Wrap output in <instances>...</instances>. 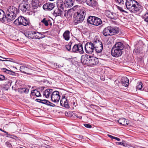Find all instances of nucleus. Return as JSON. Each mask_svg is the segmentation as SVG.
<instances>
[{"instance_id": "f257e3e1", "label": "nucleus", "mask_w": 148, "mask_h": 148, "mask_svg": "<svg viewBox=\"0 0 148 148\" xmlns=\"http://www.w3.org/2000/svg\"><path fill=\"white\" fill-rule=\"evenodd\" d=\"M125 5L127 9L132 13L138 14L142 11V7L134 0H126Z\"/></svg>"}, {"instance_id": "f03ea898", "label": "nucleus", "mask_w": 148, "mask_h": 148, "mask_svg": "<svg viewBox=\"0 0 148 148\" xmlns=\"http://www.w3.org/2000/svg\"><path fill=\"white\" fill-rule=\"evenodd\" d=\"M19 13V10L17 8L14 6H10L7 9L6 11L7 21L10 22L13 21Z\"/></svg>"}, {"instance_id": "7ed1b4c3", "label": "nucleus", "mask_w": 148, "mask_h": 148, "mask_svg": "<svg viewBox=\"0 0 148 148\" xmlns=\"http://www.w3.org/2000/svg\"><path fill=\"white\" fill-rule=\"evenodd\" d=\"M86 14V12L84 9H80L75 12L73 16L74 18V25H76L82 23L84 19Z\"/></svg>"}, {"instance_id": "20e7f679", "label": "nucleus", "mask_w": 148, "mask_h": 148, "mask_svg": "<svg viewBox=\"0 0 148 148\" xmlns=\"http://www.w3.org/2000/svg\"><path fill=\"white\" fill-rule=\"evenodd\" d=\"M14 23L18 25H23L24 26L29 25L30 24L29 19L22 16L19 17L14 21Z\"/></svg>"}, {"instance_id": "39448f33", "label": "nucleus", "mask_w": 148, "mask_h": 148, "mask_svg": "<svg viewBox=\"0 0 148 148\" xmlns=\"http://www.w3.org/2000/svg\"><path fill=\"white\" fill-rule=\"evenodd\" d=\"M30 1L29 0H23L22 3L19 6V8L24 13L30 10Z\"/></svg>"}, {"instance_id": "423d86ee", "label": "nucleus", "mask_w": 148, "mask_h": 148, "mask_svg": "<svg viewBox=\"0 0 148 148\" xmlns=\"http://www.w3.org/2000/svg\"><path fill=\"white\" fill-rule=\"evenodd\" d=\"M94 43L91 42H87L85 45V50L87 53H91L93 52L94 49Z\"/></svg>"}, {"instance_id": "0eeeda50", "label": "nucleus", "mask_w": 148, "mask_h": 148, "mask_svg": "<svg viewBox=\"0 0 148 148\" xmlns=\"http://www.w3.org/2000/svg\"><path fill=\"white\" fill-rule=\"evenodd\" d=\"M95 51L97 53L101 52L103 49V46L102 42L99 40L95 41L94 42Z\"/></svg>"}, {"instance_id": "6e6552de", "label": "nucleus", "mask_w": 148, "mask_h": 148, "mask_svg": "<svg viewBox=\"0 0 148 148\" xmlns=\"http://www.w3.org/2000/svg\"><path fill=\"white\" fill-rule=\"evenodd\" d=\"M71 52L75 53L78 52L80 54H83L84 51L82 45L80 44L75 45L72 49Z\"/></svg>"}, {"instance_id": "1a4fd4ad", "label": "nucleus", "mask_w": 148, "mask_h": 148, "mask_svg": "<svg viewBox=\"0 0 148 148\" xmlns=\"http://www.w3.org/2000/svg\"><path fill=\"white\" fill-rule=\"evenodd\" d=\"M60 96L59 95V92L57 91L52 92L51 95V101L54 102H58L60 99Z\"/></svg>"}, {"instance_id": "9d476101", "label": "nucleus", "mask_w": 148, "mask_h": 148, "mask_svg": "<svg viewBox=\"0 0 148 148\" xmlns=\"http://www.w3.org/2000/svg\"><path fill=\"white\" fill-rule=\"evenodd\" d=\"M107 27L110 36L117 34L119 32V29L117 27L109 26Z\"/></svg>"}, {"instance_id": "9b49d317", "label": "nucleus", "mask_w": 148, "mask_h": 148, "mask_svg": "<svg viewBox=\"0 0 148 148\" xmlns=\"http://www.w3.org/2000/svg\"><path fill=\"white\" fill-rule=\"evenodd\" d=\"M122 50L119 49L112 48L111 50V55L114 57H118L122 54Z\"/></svg>"}, {"instance_id": "f8f14e48", "label": "nucleus", "mask_w": 148, "mask_h": 148, "mask_svg": "<svg viewBox=\"0 0 148 148\" xmlns=\"http://www.w3.org/2000/svg\"><path fill=\"white\" fill-rule=\"evenodd\" d=\"M55 6L54 3L48 2L43 5V8L45 10L50 11L53 10Z\"/></svg>"}, {"instance_id": "ddd939ff", "label": "nucleus", "mask_w": 148, "mask_h": 148, "mask_svg": "<svg viewBox=\"0 0 148 148\" xmlns=\"http://www.w3.org/2000/svg\"><path fill=\"white\" fill-rule=\"evenodd\" d=\"M90 59L89 60L88 65H95L98 63V58L93 56H90Z\"/></svg>"}, {"instance_id": "4468645a", "label": "nucleus", "mask_w": 148, "mask_h": 148, "mask_svg": "<svg viewBox=\"0 0 148 148\" xmlns=\"http://www.w3.org/2000/svg\"><path fill=\"white\" fill-rule=\"evenodd\" d=\"M90 57V56L87 54L82 55L81 58L82 62L84 64L88 65Z\"/></svg>"}, {"instance_id": "2eb2a0df", "label": "nucleus", "mask_w": 148, "mask_h": 148, "mask_svg": "<svg viewBox=\"0 0 148 148\" xmlns=\"http://www.w3.org/2000/svg\"><path fill=\"white\" fill-rule=\"evenodd\" d=\"M31 66H22L20 67V70L21 72L28 74H30L29 72Z\"/></svg>"}, {"instance_id": "dca6fc26", "label": "nucleus", "mask_w": 148, "mask_h": 148, "mask_svg": "<svg viewBox=\"0 0 148 148\" xmlns=\"http://www.w3.org/2000/svg\"><path fill=\"white\" fill-rule=\"evenodd\" d=\"M85 1L87 5L94 8H96L97 6V2L95 0H86Z\"/></svg>"}, {"instance_id": "f3484780", "label": "nucleus", "mask_w": 148, "mask_h": 148, "mask_svg": "<svg viewBox=\"0 0 148 148\" xmlns=\"http://www.w3.org/2000/svg\"><path fill=\"white\" fill-rule=\"evenodd\" d=\"M65 6L67 8H70L74 4V0H62Z\"/></svg>"}, {"instance_id": "a211bd4d", "label": "nucleus", "mask_w": 148, "mask_h": 148, "mask_svg": "<svg viewBox=\"0 0 148 148\" xmlns=\"http://www.w3.org/2000/svg\"><path fill=\"white\" fill-rule=\"evenodd\" d=\"M118 122L120 124L125 126L128 125L129 122L128 120L123 118L119 119Z\"/></svg>"}, {"instance_id": "6ab92c4d", "label": "nucleus", "mask_w": 148, "mask_h": 148, "mask_svg": "<svg viewBox=\"0 0 148 148\" xmlns=\"http://www.w3.org/2000/svg\"><path fill=\"white\" fill-rule=\"evenodd\" d=\"M112 48H116L122 50L124 48V45L123 43L120 42L116 43L113 46Z\"/></svg>"}, {"instance_id": "aec40b11", "label": "nucleus", "mask_w": 148, "mask_h": 148, "mask_svg": "<svg viewBox=\"0 0 148 148\" xmlns=\"http://www.w3.org/2000/svg\"><path fill=\"white\" fill-rule=\"evenodd\" d=\"M53 90L52 89H47L45 90L44 92L43 95L46 98L49 97L50 95L52 94Z\"/></svg>"}, {"instance_id": "412c9836", "label": "nucleus", "mask_w": 148, "mask_h": 148, "mask_svg": "<svg viewBox=\"0 0 148 148\" xmlns=\"http://www.w3.org/2000/svg\"><path fill=\"white\" fill-rule=\"evenodd\" d=\"M121 82L123 86L127 87L129 84V80L127 77H123L121 79Z\"/></svg>"}, {"instance_id": "4be33fe9", "label": "nucleus", "mask_w": 148, "mask_h": 148, "mask_svg": "<svg viewBox=\"0 0 148 148\" xmlns=\"http://www.w3.org/2000/svg\"><path fill=\"white\" fill-rule=\"evenodd\" d=\"M7 15L6 16L5 14V13L1 9H0V21H2V22H5L6 19Z\"/></svg>"}, {"instance_id": "5701e85b", "label": "nucleus", "mask_w": 148, "mask_h": 148, "mask_svg": "<svg viewBox=\"0 0 148 148\" xmlns=\"http://www.w3.org/2000/svg\"><path fill=\"white\" fill-rule=\"evenodd\" d=\"M70 32L69 30H67L65 31L63 34V37L64 39L68 41L70 38Z\"/></svg>"}, {"instance_id": "b1692460", "label": "nucleus", "mask_w": 148, "mask_h": 148, "mask_svg": "<svg viewBox=\"0 0 148 148\" xmlns=\"http://www.w3.org/2000/svg\"><path fill=\"white\" fill-rule=\"evenodd\" d=\"M34 31H29L26 32L25 34V35L29 38L34 39Z\"/></svg>"}, {"instance_id": "393cba45", "label": "nucleus", "mask_w": 148, "mask_h": 148, "mask_svg": "<svg viewBox=\"0 0 148 148\" xmlns=\"http://www.w3.org/2000/svg\"><path fill=\"white\" fill-rule=\"evenodd\" d=\"M107 16L109 18L114 19H116L118 17V14L115 13L110 12Z\"/></svg>"}, {"instance_id": "a878e982", "label": "nucleus", "mask_w": 148, "mask_h": 148, "mask_svg": "<svg viewBox=\"0 0 148 148\" xmlns=\"http://www.w3.org/2000/svg\"><path fill=\"white\" fill-rule=\"evenodd\" d=\"M44 37V35L37 32L34 31V39H41Z\"/></svg>"}, {"instance_id": "bb28decb", "label": "nucleus", "mask_w": 148, "mask_h": 148, "mask_svg": "<svg viewBox=\"0 0 148 148\" xmlns=\"http://www.w3.org/2000/svg\"><path fill=\"white\" fill-rule=\"evenodd\" d=\"M32 5L34 9H36L39 6V0H33L32 1Z\"/></svg>"}, {"instance_id": "cd10ccee", "label": "nucleus", "mask_w": 148, "mask_h": 148, "mask_svg": "<svg viewBox=\"0 0 148 148\" xmlns=\"http://www.w3.org/2000/svg\"><path fill=\"white\" fill-rule=\"evenodd\" d=\"M62 14V10L58 8L56 9L53 12V14L56 16H60Z\"/></svg>"}, {"instance_id": "c85d7f7f", "label": "nucleus", "mask_w": 148, "mask_h": 148, "mask_svg": "<svg viewBox=\"0 0 148 148\" xmlns=\"http://www.w3.org/2000/svg\"><path fill=\"white\" fill-rule=\"evenodd\" d=\"M94 22L93 23V25L95 26H98L101 24L102 23V21L101 20L100 18L96 17H95V20Z\"/></svg>"}, {"instance_id": "c756f323", "label": "nucleus", "mask_w": 148, "mask_h": 148, "mask_svg": "<svg viewBox=\"0 0 148 148\" xmlns=\"http://www.w3.org/2000/svg\"><path fill=\"white\" fill-rule=\"evenodd\" d=\"M41 23L46 26H47L49 25V23H50V19L48 18H44L41 20Z\"/></svg>"}, {"instance_id": "7c9ffc66", "label": "nucleus", "mask_w": 148, "mask_h": 148, "mask_svg": "<svg viewBox=\"0 0 148 148\" xmlns=\"http://www.w3.org/2000/svg\"><path fill=\"white\" fill-rule=\"evenodd\" d=\"M31 94L32 95L36 96L37 97H39L41 96V94L39 91L38 90L35 89L32 91Z\"/></svg>"}, {"instance_id": "2f4dec72", "label": "nucleus", "mask_w": 148, "mask_h": 148, "mask_svg": "<svg viewBox=\"0 0 148 148\" xmlns=\"http://www.w3.org/2000/svg\"><path fill=\"white\" fill-rule=\"evenodd\" d=\"M1 70L4 72L5 73L7 74H8L10 75H14L15 74V73L13 71L8 70L5 68H2L1 69Z\"/></svg>"}, {"instance_id": "473e14b6", "label": "nucleus", "mask_w": 148, "mask_h": 148, "mask_svg": "<svg viewBox=\"0 0 148 148\" xmlns=\"http://www.w3.org/2000/svg\"><path fill=\"white\" fill-rule=\"evenodd\" d=\"M95 16H90L88 17L87 19V22L90 24L93 25V23L95 20Z\"/></svg>"}, {"instance_id": "72a5a7b5", "label": "nucleus", "mask_w": 148, "mask_h": 148, "mask_svg": "<svg viewBox=\"0 0 148 148\" xmlns=\"http://www.w3.org/2000/svg\"><path fill=\"white\" fill-rule=\"evenodd\" d=\"M18 91L20 93H25L26 94L27 93L29 90L28 89L25 88H20L18 89Z\"/></svg>"}, {"instance_id": "f704fd0d", "label": "nucleus", "mask_w": 148, "mask_h": 148, "mask_svg": "<svg viewBox=\"0 0 148 148\" xmlns=\"http://www.w3.org/2000/svg\"><path fill=\"white\" fill-rule=\"evenodd\" d=\"M103 34L105 36H110L109 34L108 29L107 27L105 28L103 31Z\"/></svg>"}, {"instance_id": "c9c22d12", "label": "nucleus", "mask_w": 148, "mask_h": 148, "mask_svg": "<svg viewBox=\"0 0 148 148\" xmlns=\"http://www.w3.org/2000/svg\"><path fill=\"white\" fill-rule=\"evenodd\" d=\"M72 42H69L68 45H67L65 46V47L67 50L69 51H70L71 50V46L72 44Z\"/></svg>"}, {"instance_id": "e433bc0d", "label": "nucleus", "mask_w": 148, "mask_h": 148, "mask_svg": "<svg viewBox=\"0 0 148 148\" xmlns=\"http://www.w3.org/2000/svg\"><path fill=\"white\" fill-rule=\"evenodd\" d=\"M143 19L144 21L148 23V13L146 12L143 16Z\"/></svg>"}, {"instance_id": "4c0bfd02", "label": "nucleus", "mask_w": 148, "mask_h": 148, "mask_svg": "<svg viewBox=\"0 0 148 148\" xmlns=\"http://www.w3.org/2000/svg\"><path fill=\"white\" fill-rule=\"evenodd\" d=\"M143 84L141 82H139L137 84V85L136 86L137 89L140 90L142 88Z\"/></svg>"}, {"instance_id": "58836bf2", "label": "nucleus", "mask_w": 148, "mask_h": 148, "mask_svg": "<svg viewBox=\"0 0 148 148\" xmlns=\"http://www.w3.org/2000/svg\"><path fill=\"white\" fill-rule=\"evenodd\" d=\"M63 106L66 108H69V104L68 103V102H67V100L63 101L62 106Z\"/></svg>"}, {"instance_id": "ea45409f", "label": "nucleus", "mask_w": 148, "mask_h": 148, "mask_svg": "<svg viewBox=\"0 0 148 148\" xmlns=\"http://www.w3.org/2000/svg\"><path fill=\"white\" fill-rule=\"evenodd\" d=\"M116 144L120 145H122L125 147H126L127 145L125 141H123L122 142H118L116 143Z\"/></svg>"}, {"instance_id": "a19ab883", "label": "nucleus", "mask_w": 148, "mask_h": 148, "mask_svg": "<svg viewBox=\"0 0 148 148\" xmlns=\"http://www.w3.org/2000/svg\"><path fill=\"white\" fill-rule=\"evenodd\" d=\"M66 99L65 98V96L64 95H63L62 96V99L60 101V105L63 106V101H66Z\"/></svg>"}, {"instance_id": "79ce46f5", "label": "nucleus", "mask_w": 148, "mask_h": 148, "mask_svg": "<svg viewBox=\"0 0 148 148\" xmlns=\"http://www.w3.org/2000/svg\"><path fill=\"white\" fill-rule=\"evenodd\" d=\"M41 103L48 105L50 103V102L46 99L42 100Z\"/></svg>"}, {"instance_id": "37998d69", "label": "nucleus", "mask_w": 148, "mask_h": 148, "mask_svg": "<svg viewBox=\"0 0 148 148\" xmlns=\"http://www.w3.org/2000/svg\"><path fill=\"white\" fill-rule=\"evenodd\" d=\"M71 12V10H69L67 11V17H69L72 15V14Z\"/></svg>"}, {"instance_id": "c03bdc74", "label": "nucleus", "mask_w": 148, "mask_h": 148, "mask_svg": "<svg viewBox=\"0 0 148 148\" xmlns=\"http://www.w3.org/2000/svg\"><path fill=\"white\" fill-rule=\"evenodd\" d=\"M116 2L118 3L119 4L121 5H124V1L123 0H118Z\"/></svg>"}, {"instance_id": "a18cd8bd", "label": "nucleus", "mask_w": 148, "mask_h": 148, "mask_svg": "<svg viewBox=\"0 0 148 148\" xmlns=\"http://www.w3.org/2000/svg\"><path fill=\"white\" fill-rule=\"evenodd\" d=\"M5 144L7 147L10 148L12 147V145H11V143L9 142H6L5 143Z\"/></svg>"}, {"instance_id": "49530a36", "label": "nucleus", "mask_w": 148, "mask_h": 148, "mask_svg": "<svg viewBox=\"0 0 148 148\" xmlns=\"http://www.w3.org/2000/svg\"><path fill=\"white\" fill-rule=\"evenodd\" d=\"M84 125L85 127L88 128H90L92 127L91 125L88 124H84Z\"/></svg>"}, {"instance_id": "de8ad7c7", "label": "nucleus", "mask_w": 148, "mask_h": 148, "mask_svg": "<svg viewBox=\"0 0 148 148\" xmlns=\"http://www.w3.org/2000/svg\"><path fill=\"white\" fill-rule=\"evenodd\" d=\"M144 116L142 115H140L139 116V119L140 121H142L144 120Z\"/></svg>"}, {"instance_id": "09e8293b", "label": "nucleus", "mask_w": 148, "mask_h": 148, "mask_svg": "<svg viewBox=\"0 0 148 148\" xmlns=\"http://www.w3.org/2000/svg\"><path fill=\"white\" fill-rule=\"evenodd\" d=\"M76 137L77 138H78L79 140H82V139H84L83 136L79 135H77Z\"/></svg>"}, {"instance_id": "8fccbe9b", "label": "nucleus", "mask_w": 148, "mask_h": 148, "mask_svg": "<svg viewBox=\"0 0 148 148\" xmlns=\"http://www.w3.org/2000/svg\"><path fill=\"white\" fill-rule=\"evenodd\" d=\"M117 8L118 9L120 10V11L124 12H126L127 13V12L125 11V10H123L122 9V8L118 6Z\"/></svg>"}, {"instance_id": "3c124183", "label": "nucleus", "mask_w": 148, "mask_h": 148, "mask_svg": "<svg viewBox=\"0 0 148 148\" xmlns=\"http://www.w3.org/2000/svg\"><path fill=\"white\" fill-rule=\"evenodd\" d=\"M5 79V77L4 76L0 74V80H3Z\"/></svg>"}, {"instance_id": "603ef678", "label": "nucleus", "mask_w": 148, "mask_h": 148, "mask_svg": "<svg viewBox=\"0 0 148 148\" xmlns=\"http://www.w3.org/2000/svg\"><path fill=\"white\" fill-rule=\"evenodd\" d=\"M77 2L80 3H82L86 0H76Z\"/></svg>"}, {"instance_id": "864d4df0", "label": "nucleus", "mask_w": 148, "mask_h": 148, "mask_svg": "<svg viewBox=\"0 0 148 148\" xmlns=\"http://www.w3.org/2000/svg\"><path fill=\"white\" fill-rule=\"evenodd\" d=\"M48 106H52V107H55V105L53 103H51L50 102V103H49V105H48Z\"/></svg>"}, {"instance_id": "5fc2aeb1", "label": "nucleus", "mask_w": 148, "mask_h": 148, "mask_svg": "<svg viewBox=\"0 0 148 148\" xmlns=\"http://www.w3.org/2000/svg\"><path fill=\"white\" fill-rule=\"evenodd\" d=\"M42 100L38 99H36V101L40 103H41L42 101Z\"/></svg>"}, {"instance_id": "6e6d98bb", "label": "nucleus", "mask_w": 148, "mask_h": 148, "mask_svg": "<svg viewBox=\"0 0 148 148\" xmlns=\"http://www.w3.org/2000/svg\"><path fill=\"white\" fill-rule=\"evenodd\" d=\"M4 88L3 86V85H0V90H3Z\"/></svg>"}, {"instance_id": "4d7b16f0", "label": "nucleus", "mask_w": 148, "mask_h": 148, "mask_svg": "<svg viewBox=\"0 0 148 148\" xmlns=\"http://www.w3.org/2000/svg\"><path fill=\"white\" fill-rule=\"evenodd\" d=\"M107 135L109 137L111 138L112 139H114V136H112V135L109 134H108Z\"/></svg>"}, {"instance_id": "13d9d810", "label": "nucleus", "mask_w": 148, "mask_h": 148, "mask_svg": "<svg viewBox=\"0 0 148 148\" xmlns=\"http://www.w3.org/2000/svg\"><path fill=\"white\" fill-rule=\"evenodd\" d=\"M67 11H65V12L64 13V15L65 16L67 17Z\"/></svg>"}, {"instance_id": "bf43d9fd", "label": "nucleus", "mask_w": 148, "mask_h": 148, "mask_svg": "<svg viewBox=\"0 0 148 148\" xmlns=\"http://www.w3.org/2000/svg\"><path fill=\"white\" fill-rule=\"evenodd\" d=\"M114 139H115L117 140V141H120V140L119 138L116 137H114Z\"/></svg>"}, {"instance_id": "052dcab7", "label": "nucleus", "mask_w": 148, "mask_h": 148, "mask_svg": "<svg viewBox=\"0 0 148 148\" xmlns=\"http://www.w3.org/2000/svg\"><path fill=\"white\" fill-rule=\"evenodd\" d=\"M56 68H61L62 67V66H61V65H56Z\"/></svg>"}, {"instance_id": "680f3d73", "label": "nucleus", "mask_w": 148, "mask_h": 148, "mask_svg": "<svg viewBox=\"0 0 148 148\" xmlns=\"http://www.w3.org/2000/svg\"><path fill=\"white\" fill-rule=\"evenodd\" d=\"M3 132H4V133H5L7 135H8V132H7L5 131H4V130H3Z\"/></svg>"}, {"instance_id": "e2e57ef3", "label": "nucleus", "mask_w": 148, "mask_h": 148, "mask_svg": "<svg viewBox=\"0 0 148 148\" xmlns=\"http://www.w3.org/2000/svg\"><path fill=\"white\" fill-rule=\"evenodd\" d=\"M50 24V25H52V23H51V20H50V23H49V24Z\"/></svg>"}, {"instance_id": "0e129e2a", "label": "nucleus", "mask_w": 148, "mask_h": 148, "mask_svg": "<svg viewBox=\"0 0 148 148\" xmlns=\"http://www.w3.org/2000/svg\"><path fill=\"white\" fill-rule=\"evenodd\" d=\"M0 61H7V60H1V59H0Z\"/></svg>"}, {"instance_id": "69168bd1", "label": "nucleus", "mask_w": 148, "mask_h": 148, "mask_svg": "<svg viewBox=\"0 0 148 148\" xmlns=\"http://www.w3.org/2000/svg\"><path fill=\"white\" fill-rule=\"evenodd\" d=\"M0 58H3V59H6V58H3V57H1V56H0Z\"/></svg>"}, {"instance_id": "338daca9", "label": "nucleus", "mask_w": 148, "mask_h": 148, "mask_svg": "<svg viewBox=\"0 0 148 148\" xmlns=\"http://www.w3.org/2000/svg\"><path fill=\"white\" fill-rule=\"evenodd\" d=\"M104 25H102L101 26H100V27H103V26Z\"/></svg>"}, {"instance_id": "774afa93", "label": "nucleus", "mask_w": 148, "mask_h": 148, "mask_svg": "<svg viewBox=\"0 0 148 148\" xmlns=\"http://www.w3.org/2000/svg\"><path fill=\"white\" fill-rule=\"evenodd\" d=\"M0 130H1V131L2 132H3V130L2 129L0 128Z\"/></svg>"}]
</instances>
